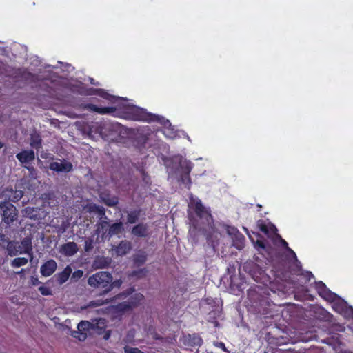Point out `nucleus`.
<instances>
[{
  "instance_id": "nucleus-22",
  "label": "nucleus",
  "mask_w": 353,
  "mask_h": 353,
  "mask_svg": "<svg viewBox=\"0 0 353 353\" xmlns=\"http://www.w3.org/2000/svg\"><path fill=\"white\" fill-rule=\"evenodd\" d=\"M90 108L92 111L101 114H113L116 111V108L114 107H99L93 104L90 106Z\"/></svg>"
},
{
  "instance_id": "nucleus-55",
  "label": "nucleus",
  "mask_w": 353,
  "mask_h": 353,
  "mask_svg": "<svg viewBox=\"0 0 353 353\" xmlns=\"http://www.w3.org/2000/svg\"><path fill=\"white\" fill-rule=\"evenodd\" d=\"M23 271H24V270H23V269H21L20 272H17V274L23 273Z\"/></svg>"
},
{
  "instance_id": "nucleus-30",
  "label": "nucleus",
  "mask_w": 353,
  "mask_h": 353,
  "mask_svg": "<svg viewBox=\"0 0 353 353\" xmlns=\"http://www.w3.org/2000/svg\"><path fill=\"white\" fill-rule=\"evenodd\" d=\"M20 244L23 248L22 254L30 253L32 251V243L30 240L23 239Z\"/></svg>"
},
{
  "instance_id": "nucleus-21",
  "label": "nucleus",
  "mask_w": 353,
  "mask_h": 353,
  "mask_svg": "<svg viewBox=\"0 0 353 353\" xmlns=\"http://www.w3.org/2000/svg\"><path fill=\"white\" fill-rule=\"evenodd\" d=\"M147 254L145 251L140 250L133 255L134 264L140 266L143 265L147 261Z\"/></svg>"
},
{
  "instance_id": "nucleus-37",
  "label": "nucleus",
  "mask_w": 353,
  "mask_h": 353,
  "mask_svg": "<svg viewBox=\"0 0 353 353\" xmlns=\"http://www.w3.org/2000/svg\"><path fill=\"white\" fill-rule=\"evenodd\" d=\"M125 353H145L137 347H131L129 346L124 347Z\"/></svg>"
},
{
  "instance_id": "nucleus-32",
  "label": "nucleus",
  "mask_w": 353,
  "mask_h": 353,
  "mask_svg": "<svg viewBox=\"0 0 353 353\" xmlns=\"http://www.w3.org/2000/svg\"><path fill=\"white\" fill-rule=\"evenodd\" d=\"M235 236L236 239V245H235V246L238 249L240 250L241 248V247H243V241L245 240V237L242 234H241L238 231H236Z\"/></svg>"
},
{
  "instance_id": "nucleus-2",
  "label": "nucleus",
  "mask_w": 353,
  "mask_h": 353,
  "mask_svg": "<svg viewBox=\"0 0 353 353\" xmlns=\"http://www.w3.org/2000/svg\"><path fill=\"white\" fill-rule=\"evenodd\" d=\"M292 260H283L273 266L272 271L276 279L290 283L292 282V276H299L303 273L301 263L297 257L292 258Z\"/></svg>"
},
{
  "instance_id": "nucleus-51",
  "label": "nucleus",
  "mask_w": 353,
  "mask_h": 353,
  "mask_svg": "<svg viewBox=\"0 0 353 353\" xmlns=\"http://www.w3.org/2000/svg\"><path fill=\"white\" fill-rule=\"evenodd\" d=\"M17 249H18V250H23V248H22V246H21V244H19V243H18V247H17Z\"/></svg>"
},
{
  "instance_id": "nucleus-23",
  "label": "nucleus",
  "mask_w": 353,
  "mask_h": 353,
  "mask_svg": "<svg viewBox=\"0 0 353 353\" xmlns=\"http://www.w3.org/2000/svg\"><path fill=\"white\" fill-rule=\"evenodd\" d=\"M18 242L14 241H9L7 244L6 250L8 254L10 256L17 255L19 253L22 254V250L17 249Z\"/></svg>"
},
{
  "instance_id": "nucleus-14",
  "label": "nucleus",
  "mask_w": 353,
  "mask_h": 353,
  "mask_svg": "<svg viewBox=\"0 0 353 353\" xmlns=\"http://www.w3.org/2000/svg\"><path fill=\"white\" fill-rule=\"evenodd\" d=\"M202 339L196 334H188L183 336V344L188 347H199L202 345Z\"/></svg>"
},
{
  "instance_id": "nucleus-38",
  "label": "nucleus",
  "mask_w": 353,
  "mask_h": 353,
  "mask_svg": "<svg viewBox=\"0 0 353 353\" xmlns=\"http://www.w3.org/2000/svg\"><path fill=\"white\" fill-rule=\"evenodd\" d=\"M88 333L84 332L79 331L74 334V337L77 338L79 341H83L87 338Z\"/></svg>"
},
{
  "instance_id": "nucleus-26",
  "label": "nucleus",
  "mask_w": 353,
  "mask_h": 353,
  "mask_svg": "<svg viewBox=\"0 0 353 353\" xmlns=\"http://www.w3.org/2000/svg\"><path fill=\"white\" fill-rule=\"evenodd\" d=\"M97 229L96 232L99 234L101 233L103 234V232L108 231V229L107 228L108 226V219H101L99 222L97 223Z\"/></svg>"
},
{
  "instance_id": "nucleus-28",
  "label": "nucleus",
  "mask_w": 353,
  "mask_h": 353,
  "mask_svg": "<svg viewBox=\"0 0 353 353\" xmlns=\"http://www.w3.org/2000/svg\"><path fill=\"white\" fill-rule=\"evenodd\" d=\"M92 327V324L87 321H82L77 325L78 330L84 332H88Z\"/></svg>"
},
{
  "instance_id": "nucleus-25",
  "label": "nucleus",
  "mask_w": 353,
  "mask_h": 353,
  "mask_svg": "<svg viewBox=\"0 0 353 353\" xmlns=\"http://www.w3.org/2000/svg\"><path fill=\"white\" fill-rule=\"evenodd\" d=\"M92 94H97V95H98L105 99L109 100V101H112L114 98V96L108 93V92L106 90H105L104 89H101V88L94 89Z\"/></svg>"
},
{
  "instance_id": "nucleus-35",
  "label": "nucleus",
  "mask_w": 353,
  "mask_h": 353,
  "mask_svg": "<svg viewBox=\"0 0 353 353\" xmlns=\"http://www.w3.org/2000/svg\"><path fill=\"white\" fill-rule=\"evenodd\" d=\"M98 215V218L101 219H108L107 216L105 215V210L103 206H100L96 212Z\"/></svg>"
},
{
  "instance_id": "nucleus-40",
  "label": "nucleus",
  "mask_w": 353,
  "mask_h": 353,
  "mask_svg": "<svg viewBox=\"0 0 353 353\" xmlns=\"http://www.w3.org/2000/svg\"><path fill=\"white\" fill-rule=\"evenodd\" d=\"M107 303L108 302H106V301L105 302L102 300L92 301L88 303V307H98V306L103 305V304Z\"/></svg>"
},
{
  "instance_id": "nucleus-43",
  "label": "nucleus",
  "mask_w": 353,
  "mask_h": 353,
  "mask_svg": "<svg viewBox=\"0 0 353 353\" xmlns=\"http://www.w3.org/2000/svg\"><path fill=\"white\" fill-rule=\"evenodd\" d=\"M99 263H100L99 268H105L108 265V263L106 261V259L104 258H101L99 260Z\"/></svg>"
},
{
  "instance_id": "nucleus-17",
  "label": "nucleus",
  "mask_w": 353,
  "mask_h": 353,
  "mask_svg": "<svg viewBox=\"0 0 353 353\" xmlns=\"http://www.w3.org/2000/svg\"><path fill=\"white\" fill-rule=\"evenodd\" d=\"M256 225L260 231L268 236L275 234L277 231L276 227L273 224L268 225L265 223V221L262 219H260L257 221Z\"/></svg>"
},
{
  "instance_id": "nucleus-15",
  "label": "nucleus",
  "mask_w": 353,
  "mask_h": 353,
  "mask_svg": "<svg viewBox=\"0 0 353 353\" xmlns=\"http://www.w3.org/2000/svg\"><path fill=\"white\" fill-rule=\"evenodd\" d=\"M181 180L183 183L186 181L188 183L191 182L190 174L192 169V163L189 161H185L181 163Z\"/></svg>"
},
{
  "instance_id": "nucleus-31",
  "label": "nucleus",
  "mask_w": 353,
  "mask_h": 353,
  "mask_svg": "<svg viewBox=\"0 0 353 353\" xmlns=\"http://www.w3.org/2000/svg\"><path fill=\"white\" fill-rule=\"evenodd\" d=\"M147 272V269L144 268L137 270L132 271L130 275L137 279H141L145 277L146 276Z\"/></svg>"
},
{
  "instance_id": "nucleus-39",
  "label": "nucleus",
  "mask_w": 353,
  "mask_h": 353,
  "mask_svg": "<svg viewBox=\"0 0 353 353\" xmlns=\"http://www.w3.org/2000/svg\"><path fill=\"white\" fill-rule=\"evenodd\" d=\"M300 276H302L305 279V283L309 282L312 278H314V275L311 272L304 271L303 270V273Z\"/></svg>"
},
{
  "instance_id": "nucleus-44",
  "label": "nucleus",
  "mask_w": 353,
  "mask_h": 353,
  "mask_svg": "<svg viewBox=\"0 0 353 353\" xmlns=\"http://www.w3.org/2000/svg\"><path fill=\"white\" fill-rule=\"evenodd\" d=\"M100 208V205H97L96 204H92V205H90V207H89V210L90 212H97V209H99Z\"/></svg>"
},
{
  "instance_id": "nucleus-36",
  "label": "nucleus",
  "mask_w": 353,
  "mask_h": 353,
  "mask_svg": "<svg viewBox=\"0 0 353 353\" xmlns=\"http://www.w3.org/2000/svg\"><path fill=\"white\" fill-rule=\"evenodd\" d=\"M23 196V192L22 190H16L12 196V201L13 202L19 201Z\"/></svg>"
},
{
  "instance_id": "nucleus-56",
  "label": "nucleus",
  "mask_w": 353,
  "mask_h": 353,
  "mask_svg": "<svg viewBox=\"0 0 353 353\" xmlns=\"http://www.w3.org/2000/svg\"><path fill=\"white\" fill-rule=\"evenodd\" d=\"M350 310L353 312V308L352 307H350Z\"/></svg>"
},
{
  "instance_id": "nucleus-34",
  "label": "nucleus",
  "mask_w": 353,
  "mask_h": 353,
  "mask_svg": "<svg viewBox=\"0 0 353 353\" xmlns=\"http://www.w3.org/2000/svg\"><path fill=\"white\" fill-rule=\"evenodd\" d=\"M83 274V272L81 270H75L72 274L71 276V280L73 281H77L79 279H80Z\"/></svg>"
},
{
  "instance_id": "nucleus-1",
  "label": "nucleus",
  "mask_w": 353,
  "mask_h": 353,
  "mask_svg": "<svg viewBox=\"0 0 353 353\" xmlns=\"http://www.w3.org/2000/svg\"><path fill=\"white\" fill-rule=\"evenodd\" d=\"M188 207L190 209L188 216L190 225V234L196 231H206L207 228L213 223L210 209L205 207L199 199L191 201Z\"/></svg>"
},
{
  "instance_id": "nucleus-46",
  "label": "nucleus",
  "mask_w": 353,
  "mask_h": 353,
  "mask_svg": "<svg viewBox=\"0 0 353 353\" xmlns=\"http://www.w3.org/2000/svg\"><path fill=\"white\" fill-rule=\"evenodd\" d=\"M31 281L33 285H37L40 283L39 279L37 277H32Z\"/></svg>"
},
{
  "instance_id": "nucleus-50",
  "label": "nucleus",
  "mask_w": 353,
  "mask_h": 353,
  "mask_svg": "<svg viewBox=\"0 0 353 353\" xmlns=\"http://www.w3.org/2000/svg\"><path fill=\"white\" fill-rule=\"evenodd\" d=\"M224 351H227L225 344L223 343H220L219 345Z\"/></svg>"
},
{
  "instance_id": "nucleus-54",
  "label": "nucleus",
  "mask_w": 353,
  "mask_h": 353,
  "mask_svg": "<svg viewBox=\"0 0 353 353\" xmlns=\"http://www.w3.org/2000/svg\"><path fill=\"white\" fill-rule=\"evenodd\" d=\"M343 305H339H339H336V307H340L341 310H343Z\"/></svg>"
},
{
  "instance_id": "nucleus-24",
  "label": "nucleus",
  "mask_w": 353,
  "mask_h": 353,
  "mask_svg": "<svg viewBox=\"0 0 353 353\" xmlns=\"http://www.w3.org/2000/svg\"><path fill=\"white\" fill-rule=\"evenodd\" d=\"M140 214V210H134L129 212L127 214V223L130 224L135 223L139 220Z\"/></svg>"
},
{
  "instance_id": "nucleus-42",
  "label": "nucleus",
  "mask_w": 353,
  "mask_h": 353,
  "mask_svg": "<svg viewBox=\"0 0 353 353\" xmlns=\"http://www.w3.org/2000/svg\"><path fill=\"white\" fill-rule=\"evenodd\" d=\"M19 74L21 77L26 79H30L33 77V74L31 72L26 71V70H20Z\"/></svg>"
},
{
  "instance_id": "nucleus-53",
  "label": "nucleus",
  "mask_w": 353,
  "mask_h": 353,
  "mask_svg": "<svg viewBox=\"0 0 353 353\" xmlns=\"http://www.w3.org/2000/svg\"><path fill=\"white\" fill-rule=\"evenodd\" d=\"M4 146V144L0 141V149Z\"/></svg>"
},
{
  "instance_id": "nucleus-6",
  "label": "nucleus",
  "mask_w": 353,
  "mask_h": 353,
  "mask_svg": "<svg viewBox=\"0 0 353 353\" xmlns=\"http://www.w3.org/2000/svg\"><path fill=\"white\" fill-rule=\"evenodd\" d=\"M0 210L3 221L10 225L17 220L18 211L16 207L9 201H4L0 203Z\"/></svg>"
},
{
  "instance_id": "nucleus-27",
  "label": "nucleus",
  "mask_w": 353,
  "mask_h": 353,
  "mask_svg": "<svg viewBox=\"0 0 353 353\" xmlns=\"http://www.w3.org/2000/svg\"><path fill=\"white\" fill-rule=\"evenodd\" d=\"M28 259L25 257H18L13 259L11 262V266L12 268H19L25 265L28 263Z\"/></svg>"
},
{
  "instance_id": "nucleus-49",
  "label": "nucleus",
  "mask_w": 353,
  "mask_h": 353,
  "mask_svg": "<svg viewBox=\"0 0 353 353\" xmlns=\"http://www.w3.org/2000/svg\"><path fill=\"white\" fill-rule=\"evenodd\" d=\"M6 241L5 235L0 233V243Z\"/></svg>"
},
{
  "instance_id": "nucleus-9",
  "label": "nucleus",
  "mask_w": 353,
  "mask_h": 353,
  "mask_svg": "<svg viewBox=\"0 0 353 353\" xmlns=\"http://www.w3.org/2000/svg\"><path fill=\"white\" fill-rule=\"evenodd\" d=\"M124 231L123 224L122 222L114 223L109 225L108 231L103 232L101 238H110L114 235H118Z\"/></svg>"
},
{
  "instance_id": "nucleus-47",
  "label": "nucleus",
  "mask_w": 353,
  "mask_h": 353,
  "mask_svg": "<svg viewBox=\"0 0 353 353\" xmlns=\"http://www.w3.org/2000/svg\"><path fill=\"white\" fill-rule=\"evenodd\" d=\"M256 245L259 247V248H261L263 249L265 248V243H263V241H259V240H257L256 241Z\"/></svg>"
},
{
  "instance_id": "nucleus-33",
  "label": "nucleus",
  "mask_w": 353,
  "mask_h": 353,
  "mask_svg": "<svg viewBox=\"0 0 353 353\" xmlns=\"http://www.w3.org/2000/svg\"><path fill=\"white\" fill-rule=\"evenodd\" d=\"M280 239V242L281 245L286 249V250L292 255V257L296 259V253L288 246V243L281 238V236L277 234Z\"/></svg>"
},
{
  "instance_id": "nucleus-20",
  "label": "nucleus",
  "mask_w": 353,
  "mask_h": 353,
  "mask_svg": "<svg viewBox=\"0 0 353 353\" xmlns=\"http://www.w3.org/2000/svg\"><path fill=\"white\" fill-rule=\"evenodd\" d=\"M30 140V145L32 148L37 150V151L42 148V139L39 134H31Z\"/></svg>"
},
{
  "instance_id": "nucleus-11",
  "label": "nucleus",
  "mask_w": 353,
  "mask_h": 353,
  "mask_svg": "<svg viewBox=\"0 0 353 353\" xmlns=\"http://www.w3.org/2000/svg\"><path fill=\"white\" fill-rule=\"evenodd\" d=\"M315 289L316 290L319 295L327 301L333 299L334 294L332 293L322 281L316 282Z\"/></svg>"
},
{
  "instance_id": "nucleus-48",
  "label": "nucleus",
  "mask_w": 353,
  "mask_h": 353,
  "mask_svg": "<svg viewBox=\"0 0 353 353\" xmlns=\"http://www.w3.org/2000/svg\"><path fill=\"white\" fill-rule=\"evenodd\" d=\"M139 138L141 139V141L143 144H145L146 143L147 140H148V137L146 136H144V135L141 136Z\"/></svg>"
},
{
  "instance_id": "nucleus-13",
  "label": "nucleus",
  "mask_w": 353,
  "mask_h": 353,
  "mask_svg": "<svg viewBox=\"0 0 353 353\" xmlns=\"http://www.w3.org/2000/svg\"><path fill=\"white\" fill-rule=\"evenodd\" d=\"M77 244L74 242H67L59 248V252L66 256H72L78 252Z\"/></svg>"
},
{
  "instance_id": "nucleus-12",
  "label": "nucleus",
  "mask_w": 353,
  "mask_h": 353,
  "mask_svg": "<svg viewBox=\"0 0 353 353\" xmlns=\"http://www.w3.org/2000/svg\"><path fill=\"white\" fill-rule=\"evenodd\" d=\"M57 268V262L54 259H50L41 265L40 272L43 276H50L56 271Z\"/></svg>"
},
{
  "instance_id": "nucleus-8",
  "label": "nucleus",
  "mask_w": 353,
  "mask_h": 353,
  "mask_svg": "<svg viewBox=\"0 0 353 353\" xmlns=\"http://www.w3.org/2000/svg\"><path fill=\"white\" fill-rule=\"evenodd\" d=\"M143 299V294L137 293L133 296H131L128 301L120 303L119 307L121 310H129L137 307Z\"/></svg>"
},
{
  "instance_id": "nucleus-5",
  "label": "nucleus",
  "mask_w": 353,
  "mask_h": 353,
  "mask_svg": "<svg viewBox=\"0 0 353 353\" xmlns=\"http://www.w3.org/2000/svg\"><path fill=\"white\" fill-rule=\"evenodd\" d=\"M17 160L21 165L26 168L31 176L36 175V169L31 165V163L35 159V153L32 150H23L16 155Z\"/></svg>"
},
{
  "instance_id": "nucleus-7",
  "label": "nucleus",
  "mask_w": 353,
  "mask_h": 353,
  "mask_svg": "<svg viewBox=\"0 0 353 353\" xmlns=\"http://www.w3.org/2000/svg\"><path fill=\"white\" fill-rule=\"evenodd\" d=\"M49 168L57 172L68 173L73 170V165L71 162L63 159L61 162H51L49 165Z\"/></svg>"
},
{
  "instance_id": "nucleus-19",
  "label": "nucleus",
  "mask_w": 353,
  "mask_h": 353,
  "mask_svg": "<svg viewBox=\"0 0 353 353\" xmlns=\"http://www.w3.org/2000/svg\"><path fill=\"white\" fill-rule=\"evenodd\" d=\"M100 198L103 203L109 207H114L119 203L118 197L115 196H111L109 194L102 193L100 195Z\"/></svg>"
},
{
  "instance_id": "nucleus-10",
  "label": "nucleus",
  "mask_w": 353,
  "mask_h": 353,
  "mask_svg": "<svg viewBox=\"0 0 353 353\" xmlns=\"http://www.w3.org/2000/svg\"><path fill=\"white\" fill-rule=\"evenodd\" d=\"M131 234L138 238H145L149 236V228L147 223H139L132 227Z\"/></svg>"
},
{
  "instance_id": "nucleus-18",
  "label": "nucleus",
  "mask_w": 353,
  "mask_h": 353,
  "mask_svg": "<svg viewBox=\"0 0 353 353\" xmlns=\"http://www.w3.org/2000/svg\"><path fill=\"white\" fill-rule=\"evenodd\" d=\"M72 272L70 265H67L63 271L57 274L54 277L59 285L65 283L69 279Z\"/></svg>"
},
{
  "instance_id": "nucleus-16",
  "label": "nucleus",
  "mask_w": 353,
  "mask_h": 353,
  "mask_svg": "<svg viewBox=\"0 0 353 353\" xmlns=\"http://www.w3.org/2000/svg\"><path fill=\"white\" fill-rule=\"evenodd\" d=\"M132 250V244L127 240H122L114 248L117 256H124Z\"/></svg>"
},
{
  "instance_id": "nucleus-3",
  "label": "nucleus",
  "mask_w": 353,
  "mask_h": 353,
  "mask_svg": "<svg viewBox=\"0 0 353 353\" xmlns=\"http://www.w3.org/2000/svg\"><path fill=\"white\" fill-rule=\"evenodd\" d=\"M125 118L132 121L156 122L163 127L171 125L170 121L163 117L148 112L145 110L137 107L129 108L125 112Z\"/></svg>"
},
{
  "instance_id": "nucleus-29",
  "label": "nucleus",
  "mask_w": 353,
  "mask_h": 353,
  "mask_svg": "<svg viewBox=\"0 0 353 353\" xmlns=\"http://www.w3.org/2000/svg\"><path fill=\"white\" fill-rule=\"evenodd\" d=\"M94 238L93 236L87 237L85 239L84 250L87 252H90L94 248Z\"/></svg>"
},
{
  "instance_id": "nucleus-41",
  "label": "nucleus",
  "mask_w": 353,
  "mask_h": 353,
  "mask_svg": "<svg viewBox=\"0 0 353 353\" xmlns=\"http://www.w3.org/2000/svg\"><path fill=\"white\" fill-rule=\"evenodd\" d=\"M39 291L42 295L48 296L52 294L51 290L46 286L41 285L39 288Z\"/></svg>"
},
{
  "instance_id": "nucleus-4",
  "label": "nucleus",
  "mask_w": 353,
  "mask_h": 353,
  "mask_svg": "<svg viewBox=\"0 0 353 353\" xmlns=\"http://www.w3.org/2000/svg\"><path fill=\"white\" fill-rule=\"evenodd\" d=\"M112 274L101 271L90 276L88 283L90 286L101 290V294H106L112 290Z\"/></svg>"
},
{
  "instance_id": "nucleus-45",
  "label": "nucleus",
  "mask_w": 353,
  "mask_h": 353,
  "mask_svg": "<svg viewBox=\"0 0 353 353\" xmlns=\"http://www.w3.org/2000/svg\"><path fill=\"white\" fill-rule=\"evenodd\" d=\"M121 284H122V282L120 279L115 280L114 281H112V288L114 287L119 288Z\"/></svg>"
},
{
  "instance_id": "nucleus-52",
  "label": "nucleus",
  "mask_w": 353,
  "mask_h": 353,
  "mask_svg": "<svg viewBox=\"0 0 353 353\" xmlns=\"http://www.w3.org/2000/svg\"><path fill=\"white\" fill-rule=\"evenodd\" d=\"M110 336V334H105V336H104V338L105 339H108Z\"/></svg>"
}]
</instances>
